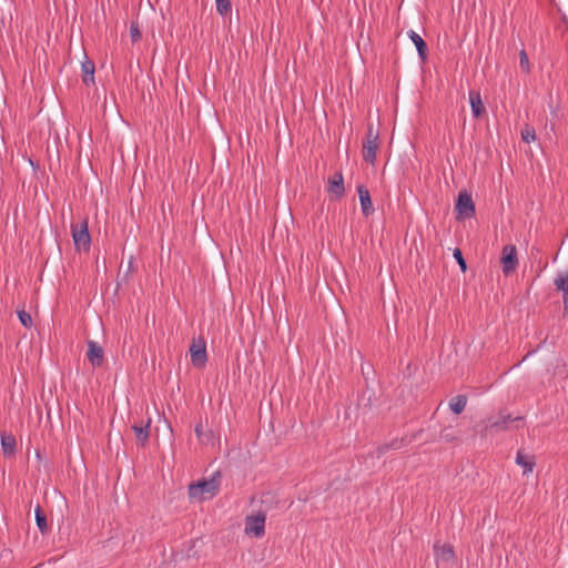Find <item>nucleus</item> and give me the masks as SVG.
<instances>
[{"label": "nucleus", "mask_w": 568, "mask_h": 568, "mask_svg": "<svg viewBox=\"0 0 568 568\" xmlns=\"http://www.w3.org/2000/svg\"><path fill=\"white\" fill-rule=\"evenodd\" d=\"M564 306L568 310V291L564 292Z\"/></svg>", "instance_id": "nucleus-34"}, {"label": "nucleus", "mask_w": 568, "mask_h": 568, "mask_svg": "<svg viewBox=\"0 0 568 568\" xmlns=\"http://www.w3.org/2000/svg\"><path fill=\"white\" fill-rule=\"evenodd\" d=\"M194 432H195V435L197 437V439L200 442H205L206 439H209V436H206L204 433H203V427H202V424L199 423L195 428H194Z\"/></svg>", "instance_id": "nucleus-30"}, {"label": "nucleus", "mask_w": 568, "mask_h": 568, "mask_svg": "<svg viewBox=\"0 0 568 568\" xmlns=\"http://www.w3.org/2000/svg\"><path fill=\"white\" fill-rule=\"evenodd\" d=\"M378 141V132H374L373 125L369 124L367 128V134L365 141Z\"/></svg>", "instance_id": "nucleus-31"}, {"label": "nucleus", "mask_w": 568, "mask_h": 568, "mask_svg": "<svg viewBox=\"0 0 568 568\" xmlns=\"http://www.w3.org/2000/svg\"><path fill=\"white\" fill-rule=\"evenodd\" d=\"M327 191L332 199L338 200L342 199L345 194L344 187V179L341 172H336L333 176L328 179V187Z\"/></svg>", "instance_id": "nucleus-9"}, {"label": "nucleus", "mask_w": 568, "mask_h": 568, "mask_svg": "<svg viewBox=\"0 0 568 568\" xmlns=\"http://www.w3.org/2000/svg\"><path fill=\"white\" fill-rule=\"evenodd\" d=\"M130 37L133 42H136L141 38V32L136 22H131Z\"/></svg>", "instance_id": "nucleus-28"}, {"label": "nucleus", "mask_w": 568, "mask_h": 568, "mask_svg": "<svg viewBox=\"0 0 568 568\" xmlns=\"http://www.w3.org/2000/svg\"><path fill=\"white\" fill-rule=\"evenodd\" d=\"M455 211L457 220L470 219L475 215V203L467 191H460L457 196Z\"/></svg>", "instance_id": "nucleus-3"}, {"label": "nucleus", "mask_w": 568, "mask_h": 568, "mask_svg": "<svg viewBox=\"0 0 568 568\" xmlns=\"http://www.w3.org/2000/svg\"><path fill=\"white\" fill-rule=\"evenodd\" d=\"M34 516H36L37 526H38L39 530L41 531V534L42 535L48 534L50 528H49V525L47 521V516L40 505H38L34 508Z\"/></svg>", "instance_id": "nucleus-19"}, {"label": "nucleus", "mask_w": 568, "mask_h": 568, "mask_svg": "<svg viewBox=\"0 0 568 568\" xmlns=\"http://www.w3.org/2000/svg\"><path fill=\"white\" fill-rule=\"evenodd\" d=\"M404 442H405L404 438H394L393 440L387 443L388 444V448L392 449V450H398V449H400L404 446Z\"/></svg>", "instance_id": "nucleus-29"}, {"label": "nucleus", "mask_w": 568, "mask_h": 568, "mask_svg": "<svg viewBox=\"0 0 568 568\" xmlns=\"http://www.w3.org/2000/svg\"><path fill=\"white\" fill-rule=\"evenodd\" d=\"M220 473H215L209 479L192 483L189 486V497L192 500L203 501L217 495L220 490Z\"/></svg>", "instance_id": "nucleus-1"}, {"label": "nucleus", "mask_w": 568, "mask_h": 568, "mask_svg": "<svg viewBox=\"0 0 568 568\" xmlns=\"http://www.w3.org/2000/svg\"><path fill=\"white\" fill-rule=\"evenodd\" d=\"M516 464L523 467L524 475H527L532 473L536 462L532 455L525 454L521 449H519L516 455Z\"/></svg>", "instance_id": "nucleus-14"}, {"label": "nucleus", "mask_w": 568, "mask_h": 568, "mask_svg": "<svg viewBox=\"0 0 568 568\" xmlns=\"http://www.w3.org/2000/svg\"><path fill=\"white\" fill-rule=\"evenodd\" d=\"M265 520L266 516L262 511H258L256 515L246 516L245 534L262 537L265 534Z\"/></svg>", "instance_id": "nucleus-6"}, {"label": "nucleus", "mask_w": 568, "mask_h": 568, "mask_svg": "<svg viewBox=\"0 0 568 568\" xmlns=\"http://www.w3.org/2000/svg\"><path fill=\"white\" fill-rule=\"evenodd\" d=\"M519 65L524 72L529 73V59L527 52L524 49L519 52Z\"/></svg>", "instance_id": "nucleus-25"}, {"label": "nucleus", "mask_w": 568, "mask_h": 568, "mask_svg": "<svg viewBox=\"0 0 568 568\" xmlns=\"http://www.w3.org/2000/svg\"><path fill=\"white\" fill-rule=\"evenodd\" d=\"M17 313H18V317H19L20 323L24 327L30 328L32 326V317H31V315L28 312H26L24 310H19Z\"/></svg>", "instance_id": "nucleus-24"}, {"label": "nucleus", "mask_w": 568, "mask_h": 568, "mask_svg": "<svg viewBox=\"0 0 568 568\" xmlns=\"http://www.w3.org/2000/svg\"><path fill=\"white\" fill-rule=\"evenodd\" d=\"M521 420V416L513 417L511 414L507 413L506 410H501L497 417L487 418L485 424V430H507L509 429L511 423H519Z\"/></svg>", "instance_id": "nucleus-4"}, {"label": "nucleus", "mask_w": 568, "mask_h": 568, "mask_svg": "<svg viewBox=\"0 0 568 568\" xmlns=\"http://www.w3.org/2000/svg\"><path fill=\"white\" fill-rule=\"evenodd\" d=\"M215 1H216V11L222 17H225L231 13V10H232L231 0H215Z\"/></svg>", "instance_id": "nucleus-23"}, {"label": "nucleus", "mask_w": 568, "mask_h": 568, "mask_svg": "<svg viewBox=\"0 0 568 568\" xmlns=\"http://www.w3.org/2000/svg\"><path fill=\"white\" fill-rule=\"evenodd\" d=\"M1 447L6 456H12L16 453L17 442L13 435L3 433L1 435Z\"/></svg>", "instance_id": "nucleus-18"}, {"label": "nucleus", "mask_w": 568, "mask_h": 568, "mask_svg": "<svg viewBox=\"0 0 568 568\" xmlns=\"http://www.w3.org/2000/svg\"><path fill=\"white\" fill-rule=\"evenodd\" d=\"M190 356L194 367L202 368L205 366L207 362L206 342L202 336L193 338L190 346Z\"/></svg>", "instance_id": "nucleus-5"}, {"label": "nucleus", "mask_w": 568, "mask_h": 568, "mask_svg": "<svg viewBox=\"0 0 568 568\" xmlns=\"http://www.w3.org/2000/svg\"><path fill=\"white\" fill-rule=\"evenodd\" d=\"M503 273L508 276L514 273L518 266L517 248L515 245H505L501 253Z\"/></svg>", "instance_id": "nucleus-7"}, {"label": "nucleus", "mask_w": 568, "mask_h": 568, "mask_svg": "<svg viewBox=\"0 0 568 568\" xmlns=\"http://www.w3.org/2000/svg\"><path fill=\"white\" fill-rule=\"evenodd\" d=\"M87 358L93 367H101L104 362L102 346L94 341H88Z\"/></svg>", "instance_id": "nucleus-8"}, {"label": "nucleus", "mask_w": 568, "mask_h": 568, "mask_svg": "<svg viewBox=\"0 0 568 568\" xmlns=\"http://www.w3.org/2000/svg\"><path fill=\"white\" fill-rule=\"evenodd\" d=\"M459 438V430L454 426L444 427L440 432V439L453 443Z\"/></svg>", "instance_id": "nucleus-21"}, {"label": "nucleus", "mask_w": 568, "mask_h": 568, "mask_svg": "<svg viewBox=\"0 0 568 568\" xmlns=\"http://www.w3.org/2000/svg\"><path fill=\"white\" fill-rule=\"evenodd\" d=\"M82 81L85 85L94 84L95 65L92 60L88 58L81 64Z\"/></svg>", "instance_id": "nucleus-16"}, {"label": "nucleus", "mask_w": 568, "mask_h": 568, "mask_svg": "<svg viewBox=\"0 0 568 568\" xmlns=\"http://www.w3.org/2000/svg\"><path fill=\"white\" fill-rule=\"evenodd\" d=\"M521 139L526 143H530L536 139L535 130L530 126H526L525 129L521 130Z\"/></svg>", "instance_id": "nucleus-26"}, {"label": "nucleus", "mask_w": 568, "mask_h": 568, "mask_svg": "<svg viewBox=\"0 0 568 568\" xmlns=\"http://www.w3.org/2000/svg\"><path fill=\"white\" fill-rule=\"evenodd\" d=\"M378 150V141H364L363 142V159L374 164L376 160V152Z\"/></svg>", "instance_id": "nucleus-17"}, {"label": "nucleus", "mask_w": 568, "mask_h": 568, "mask_svg": "<svg viewBox=\"0 0 568 568\" xmlns=\"http://www.w3.org/2000/svg\"><path fill=\"white\" fill-rule=\"evenodd\" d=\"M467 404V396L459 394L453 397L449 402V408L456 414L459 415L464 412Z\"/></svg>", "instance_id": "nucleus-20"}, {"label": "nucleus", "mask_w": 568, "mask_h": 568, "mask_svg": "<svg viewBox=\"0 0 568 568\" xmlns=\"http://www.w3.org/2000/svg\"><path fill=\"white\" fill-rule=\"evenodd\" d=\"M71 233L77 251H89L91 244V235L89 233L88 220L84 219L80 223L71 225Z\"/></svg>", "instance_id": "nucleus-2"}, {"label": "nucleus", "mask_w": 568, "mask_h": 568, "mask_svg": "<svg viewBox=\"0 0 568 568\" xmlns=\"http://www.w3.org/2000/svg\"><path fill=\"white\" fill-rule=\"evenodd\" d=\"M388 450H390L388 448V444H383V445H379L376 450H375V454H376V457L377 458H381L383 455H385Z\"/></svg>", "instance_id": "nucleus-32"}, {"label": "nucleus", "mask_w": 568, "mask_h": 568, "mask_svg": "<svg viewBox=\"0 0 568 568\" xmlns=\"http://www.w3.org/2000/svg\"><path fill=\"white\" fill-rule=\"evenodd\" d=\"M453 255H454L456 262L458 263V265L460 266V270L463 272H465L466 268H467V264H466V261H465V258L463 256L462 251L459 248H455Z\"/></svg>", "instance_id": "nucleus-27"}, {"label": "nucleus", "mask_w": 568, "mask_h": 568, "mask_svg": "<svg viewBox=\"0 0 568 568\" xmlns=\"http://www.w3.org/2000/svg\"><path fill=\"white\" fill-rule=\"evenodd\" d=\"M554 284L558 291L562 293L568 291V273H560L555 278Z\"/></svg>", "instance_id": "nucleus-22"}, {"label": "nucleus", "mask_w": 568, "mask_h": 568, "mask_svg": "<svg viewBox=\"0 0 568 568\" xmlns=\"http://www.w3.org/2000/svg\"><path fill=\"white\" fill-rule=\"evenodd\" d=\"M407 34H408L409 39L414 42L420 60L423 62H425L427 60V53H428V48H427L426 42L423 40V38L418 33H416L413 30H409Z\"/></svg>", "instance_id": "nucleus-15"}, {"label": "nucleus", "mask_w": 568, "mask_h": 568, "mask_svg": "<svg viewBox=\"0 0 568 568\" xmlns=\"http://www.w3.org/2000/svg\"><path fill=\"white\" fill-rule=\"evenodd\" d=\"M434 551L437 561L449 562L455 558L454 547L450 544L440 545L437 541L434 544Z\"/></svg>", "instance_id": "nucleus-10"}, {"label": "nucleus", "mask_w": 568, "mask_h": 568, "mask_svg": "<svg viewBox=\"0 0 568 568\" xmlns=\"http://www.w3.org/2000/svg\"><path fill=\"white\" fill-rule=\"evenodd\" d=\"M469 102H470L473 115L476 119L480 118L486 112V109L481 101L479 91H476V90L469 91Z\"/></svg>", "instance_id": "nucleus-13"}, {"label": "nucleus", "mask_w": 568, "mask_h": 568, "mask_svg": "<svg viewBox=\"0 0 568 568\" xmlns=\"http://www.w3.org/2000/svg\"><path fill=\"white\" fill-rule=\"evenodd\" d=\"M357 192H358V196H359L362 212L367 217V216L372 215L374 212L369 191L364 185H358Z\"/></svg>", "instance_id": "nucleus-12"}, {"label": "nucleus", "mask_w": 568, "mask_h": 568, "mask_svg": "<svg viewBox=\"0 0 568 568\" xmlns=\"http://www.w3.org/2000/svg\"><path fill=\"white\" fill-rule=\"evenodd\" d=\"M126 272L124 273L123 277H122V281L123 282H126L128 277L130 276V274L132 273L133 271V257L131 256L129 262H128V265H126Z\"/></svg>", "instance_id": "nucleus-33"}, {"label": "nucleus", "mask_w": 568, "mask_h": 568, "mask_svg": "<svg viewBox=\"0 0 568 568\" xmlns=\"http://www.w3.org/2000/svg\"><path fill=\"white\" fill-rule=\"evenodd\" d=\"M150 425H151V418L148 419L145 425L141 424H134L132 426V430L134 432L136 444L144 447L149 440L150 437Z\"/></svg>", "instance_id": "nucleus-11"}]
</instances>
